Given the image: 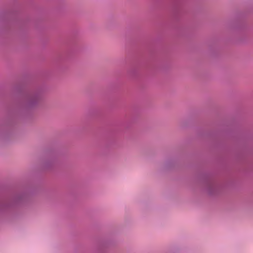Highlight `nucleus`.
<instances>
[{
	"label": "nucleus",
	"instance_id": "obj_2",
	"mask_svg": "<svg viewBox=\"0 0 253 253\" xmlns=\"http://www.w3.org/2000/svg\"><path fill=\"white\" fill-rule=\"evenodd\" d=\"M206 190L210 195L215 193L218 189V186L216 183L212 181H209L206 183Z\"/></svg>",
	"mask_w": 253,
	"mask_h": 253
},
{
	"label": "nucleus",
	"instance_id": "obj_1",
	"mask_svg": "<svg viewBox=\"0 0 253 253\" xmlns=\"http://www.w3.org/2000/svg\"><path fill=\"white\" fill-rule=\"evenodd\" d=\"M42 96L41 90L30 91L25 96V105L28 108L35 107Z\"/></svg>",
	"mask_w": 253,
	"mask_h": 253
}]
</instances>
